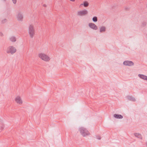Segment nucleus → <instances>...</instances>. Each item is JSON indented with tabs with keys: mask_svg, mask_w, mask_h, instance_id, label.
Wrapping results in <instances>:
<instances>
[{
	"mask_svg": "<svg viewBox=\"0 0 147 147\" xmlns=\"http://www.w3.org/2000/svg\"><path fill=\"white\" fill-rule=\"evenodd\" d=\"M96 138L98 140H100L101 139V137L100 136H96Z\"/></svg>",
	"mask_w": 147,
	"mask_h": 147,
	"instance_id": "nucleus-19",
	"label": "nucleus"
},
{
	"mask_svg": "<svg viewBox=\"0 0 147 147\" xmlns=\"http://www.w3.org/2000/svg\"><path fill=\"white\" fill-rule=\"evenodd\" d=\"M134 135L136 137L140 139H142V136L140 134L135 133L134 134Z\"/></svg>",
	"mask_w": 147,
	"mask_h": 147,
	"instance_id": "nucleus-12",
	"label": "nucleus"
},
{
	"mask_svg": "<svg viewBox=\"0 0 147 147\" xmlns=\"http://www.w3.org/2000/svg\"><path fill=\"white\" fill-rule=\"evenodd\" d=\"M82 5H83L84 7H87L89 5V3L87 1H85L83 3L81 4L80 5V6H81Z\"/></svg>",
	"mask_w": 147,
	"mask_h": 147,
	"instance_id": "nucleus-13",
	"label": "nucleus"
},
{
	"mask_svg": "<svg viewBox=\"0 0 147 147\" xmlns=\"http://www.w3.org/2000/svg\"><path fill=\"white\" fill-rule=\"evenodd\" d=\"M88 11L86 9L82 11H79L77 12V15L80 16H82L87 15L88 14Z\"/></svg>",
	"mask_w": 147,
	"mask_h": 147,
	"instance_id": "nucleus-5",
	"label": "nucleus"
},
{
	"mask_svg": "<svg viewBox=\"0 0 147 147\" xmlns=\"http://www.w3.org/2000/svg\"><path fill=\"white\" fill-rule=\"evenodd\" d=\"M28 32L30 37L32 38L35 35V31L34 26L32 24H30L28 27Z\"/></svg>",
	"mask_w": 147,
	"mask_h": 147,
	"instance_id": "nucleus-1",
	"label": "nucleus"
},
{
	"mask_svg": "<svg viewBox=\"0 0 147 147\" xmlns=\"http://www.w3.org/2000/svg\"><path fill=\"white\" fill-rule=\"evenodd\" d=\"M127 99L130 100L134 102L136 101L135 99L131 96H128L127 97Z\"/></svg>",
	"mask_w": 147,
	"mask_h": 147,
	"instance_id": "nucleus-14",
	"label": "nucleus"
},
{
	"mask_svg": "<svg viewBox=\"0 0 147 147\" xmlns=\"http://www.w3.org/2000/svg\"><path fill=\"white\" fill-rule=\"evenodd\" d=\"M43 6H44V7H46V5L45 4H44V5H43Z\"/></svg>",
	"mask_w": 147,
	"mask_h": 147,
	"instance_id": "nucleus-22",
	"label": "nucleus"
},
{
	"mask_svg": "<svg viewBox=\"0 0 147 147\" xmlns=\"http://www.w3.org/2000/svg\"><path fill=\"white\" fill-rule=\"evenodd\" d=\"M123 64L125 65L131 66L134 64V63L131 61H124Z\"/></svg>",
	"mask_w": 147,
	"mask_h": 147,
	"instance_id": "nucleus-8",
	"label": "nucleus"
},
{
	"mask_svg": "<svg viewBox=\"0 0 147 147\" xmlns=\"http://www.w3.org/2000/svg\"><path fill=\"white\" fill-rule=\"evenodd\" d=\"M79 130L81 134L83 137H85L86 136L90 135V133L84 127L80 128Z\"/></svg>",
	"mask_w": 147,
	"mask_h": 147,
	"instance_id": "nucleus-2",
	"label": "nucleus"
},
{
	"mask_svg": "<svg viewBox=\"0 0 147 147\" xmlns=\"http://www.w3.org/2000/svg\"><path fill=\"white\" fill-rule=\"evenodd\" d=\"M7 22V20L6 19H5L2 21V23L4 24Z\"/></svg>",
	"mask_w": 147,
	"mask_h": 147,
	"instance_id": "nucleus-18",
	"label": "nucleus"
},
{
	"mask_svg": "<svg viewBox=\"0 0 147 147\" xmlns=\"http://www.w3.org/2000/svg\"><path fill=\"white\" fill-rule=\"evenodd\" d=\"M17 17L18 21H22L23 20V16L22 13H19L17 15Z\"/></svg>",
	"mask_w": 147,
	"mask_h": 147,
	"instance_id": "nucleus-7",
	"label": "nucleus"
},
{
	"mask_svg": "<svg viewBox=\"0 0 147 147\" xmlns=\"http://www.w3.org/2000/svg\"><path fill=\"white\" fill-rule=\"evenodd\" d=\"M146 145L147 146V142L146 143Z\"/></svg>",
	"mask_w": 147,
	"mask_h": 147,
	"instance_id": "nucleus-23",
	"label": "nucleus"
},
{
	"mask_svg": "<svg viewBox=\"0 0 147 147\" xmlns=\"http://www.w3.org/2000/svg\"><path fill=\"white\" fill-rule=\"evenodd\" d=\"M97 20V18L96 16H94L92 18V20L94 22H96Z\"/></svg>",
	"mask_w": 147,
	"mask_h": 147,
	"instance_id": "nucleus-17",
	"label": "nucleus"
},
{
	"mask_svg": "<svg viewBox=\"0 0 147 147\" xmlns=\"http://www.w3.org/2000/svg\"><path fill=\"white\" fill-rule=\"evenodd\" d=\"M16 49L15 47L10 46L7 48L6 53L8 54L10 53L11 55H13L16 52Z\"/></svg>",
	"mask_w": 147,
	"mask_h": 147,
	"instance_id": "nucleus-4",
	"label": "nucleus"
},
{
	"mask_svg": "<svg viewBox=\"0 0 147 147\" xmlns=\"http://www.w3.org/2000/svg\"><path fill=\"white\" fill-rule=\"evenodd\" d=\"M0 36H3V34L2 32H0Z\"/></svg>",
	"mask_w": 147,
	"mask_h": 147,
	"instance_id": "nucleus-21",
	"label": "nucleus"
},
{
	"mask_svg": "<svg viewBox=\"0 0 147 147\" xmlns=\"http://www.w3.org/2000/svg\"><path fill=\"white\" fill-rule=\"evenodd\" d=\"M113 116L117 119H122L123 118L122 115L118 114H115Z\"/></svg>",
	"mask_w": 147,
	"mask_h": 147,
	"instance_id": "nucleus-11",
	"label": "nucleus"
},
{
	"mask_svg": "<svg viewBox=\"0 0 147 147\" xmlns=\"http://www.w3.org/2000/svg\"><path fill=\"white\" fill-rule=\"evenodd\" d=\"M38 56L41 59L45 61H49L50 59L48 56L44 53H39Z\"/></svg>",
	"mask_w": 147,
	"mask_h": 147,
	"instance_id": "nucleus-3",
	"label": "nucleus"
},
{
	"mask_svg": "<svg viewBox=\"0 0 147 147\" xmlns=\"http://www.w3.org/2000/svg\"><path fill=\"white\" fill-rule=\"evenodd\" d=\"M15 101L17 103L21 105L22 103V100L20 96H18L15 98Z\"/></svg>",
	"mask_w": 147,
	"mask_h": 147,
	"instance_id": "nucleus-6",
	"label": "nucleus"
},
{
	"mask_svg": "<svg viewBox=\"0 0 147 147\" xmlns=\"http://www.w3.org/2000/svg\"><path fill=\"white\" fill-rule=\"evenodd\" d=\"M10 40L12 42H15L16 41V38L14 36H11L9 38Z\"/></svg>",
	"mask_w": 147,
	"mask_h": 147,
	"instance_id": "nucleus-15",
	"label": "nucleus"
},
{
	"mask_svg": "<svg viewBox=\"0 0 147 147\" xmlns=\"http://www.w3.org/2000/svg\"><path fill=\"white\" fill-rule=\"evenodd\" d=\"M88 25L90 28L93 30H97L98 29L97 26L93 23H89L88 24Z\"/></svg>",
	"mask_w": 147,
	"mask_h": 147,
	"instance_id": "nucleus-9",
	"label": "nucleus"
},
{
	"mask_svg": "<svg viewBox=\"0 0 147 147\" xmlns=\"http://www.w3.org/2000/svg\"><path fill=\"white\" fill-rule=\"evenodd\" d=\"M12 0L13 1V3L14 4H15L17 2V0Z\"/></svg>",
	"mask_w": 147,
	"mask_h": 147,
	"instance_id": "nucleus-20",
	"label": "nucleus"
},
{
	"mask_svg": "<svg viewBox=\"0 0 147 147\" xmlns=\"http://www.w3.org/2000/svg\"><path fill=\"white\" fill-rule=\"evenodd\" d=\"M106 28L104 26H102L100 28V32H105V31Z\"/></svg>",
	"mask_w": 147,
	"mask_h": 147,
	"instance_id": "nucleus-16",
	"label": "nucleus"
},
{
	"mask_svg": "<svg viewBox=\"0 0 147 147\" xmlns=\"http://www.w3.org/2000/svg\"><path fill=\"white\" fill-rule=\"evenodd\" d=\"M138 77L140 78L143 79L144 80H146L147 81V76L142 74H138Z\"/></svg>",
	"mask_w": 147,
	"mask_h": 147,
	"instance_id": "nucleus-10",
	"label": "nucleus"
}]
</instances>
